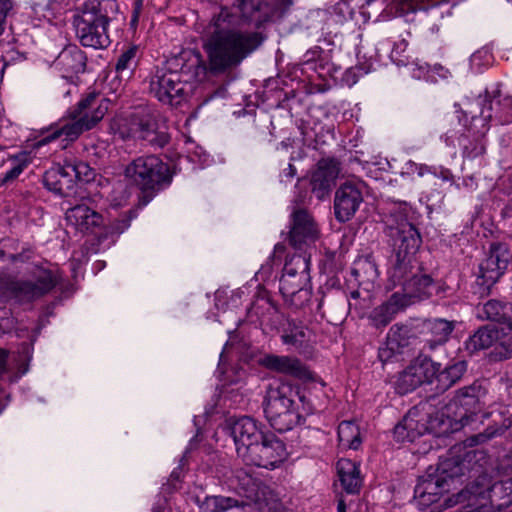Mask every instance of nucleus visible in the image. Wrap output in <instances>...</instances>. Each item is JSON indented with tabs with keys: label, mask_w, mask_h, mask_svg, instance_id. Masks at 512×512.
Listing matches in <instances>:
<instances>
[{
	"label": "nucleus",
	"mask_w": 512,
	"mask_h": 512,
	"mask_svg": "<svg viewBox=\"0 0 512 512\" xmlns=\"http://www.w3.org/2000/svg\"><path fill=\"white\" fill-rule=\"evenodd\" d=\"M292 3L293 0H235L231 7L221 6L205 29L203 49L208 63L195 56L196 73L224 75L237 68L265 40L262 32L242 28L249 25L259 29L280 19Z\"/></svg>",
	"instance_id": "obj_1"
},
{
	"label": "nucleus",
	"mask_w": 512,
	"mask_h": 512,
	"mask_svg": "<svg viewBox=\"0 0 512 512\" xmlns=\"http://www.w3.org/2000/svg\"><path fill=\"white\" fill-rule=\"evenodd\" d=\"M111 101L102 94L92 91L86 94L66 114L42 132L36 147L60 140L61 148H67L85 131L93 129L106 115Z\"/></svg>",
	"instance_id": "obj_2"
},
{
	"label": "nucleus",
	"mask_w": 512,
	"mask_h": 512,
	"mask_svg": "<svg viewBox=\"0 0 512 512\" xmlns=\"http://www.w3.org/2000/svg\"><path fill=\"white\" fill-rule=\"evenodd\" d=\"M305 399L298 388L289 383L275 381L269 384L263 408L270 426L283 433L304 422L305 416L313 413V407L306 404Z\"/></svg>",
	"instance_id": "obj_3"
},
{
	"label": "nucleus",
	"mask_w": 512,
	"mask_h": 512,
	"mask_svg": "<svg viewBox=\"0 0 512 512\" xmlns=\"http://www.w3.org/2000/svg\"><path fill=\"white\" fill-rule=\"evenodd\" d=\"M115 7V0H86L76 8L73 24L82 46L93 49H106L110 46L109 11Z\"/></svg>",
	"instance_id": "obj_4"
},
{
	"label": "nucleus",
	"mask_w": 512,
	"mask_h": 512,
	"mask_svg": "<svg viewBox=\"0 0 512 512\" xmlns=\"http://www.w3.org/2000/svg\"><path fill=\"white\" fill-rule=\"evenodd\" d=\"M62 282L63 274L57 268L38 269L34 280L0 274V303L14 301L19 305H31L52 292Z\"/></svg>",
	"instance_id": "obj_5"
},
{
	"label": "nucleus",
	"mask_w": 512,
	"mask_h": 512,
	"mask_svg": "<svg viewBox=\"0 0 512 512\" xmlns=\"http://www.w3.org/2000/svg\"><path fill=\"white\" fill-rule=\"evenodd\" d=\"M126 179L143 194V203H149L159 192L168 188L174 171L156 155H143L132 160L124 170Z\"/></svg>",
	"instance_id": "obj_6"
},
{
	"label": "nucleus",
	"mask_w": 512,
	"mask_h": 512,
	"mask_svg": "<svg viewBox=\"0 0 512 512\" xmlns=\"http://www.w3.org/2000/svg\"><path fill=\"white\" fill-rule=\"evenodd\" d=\"M466 469L465 461L455 457L441 459L435 469L430 467L419 477L414 488V497L421 509L437 503L444 493L449 492L454 481L465 475Z\"/></svg>",
	"instance_id": "obj_7"
},
{
	"label": "nucleus",
	"mask_w": 512,
	"mask_h": 512,
	"mask_svg": "<svg viewBox=\"0 0 512 512\" xmlns=\"http://www.w3.org/2000/svg\"><path fill=\"white\" fill-rule=\"evenodd\" d=\"M411 206L406 202L395 204L387 220V236L392 248L391 254L416 256L422 237L419 230L408 221Z\"/></svg>",
	"instance_id": "obj_8"
},
{
	"label": "nucleus",
	"mask_w": 512,
	"mask_h": 512,
	"mask_svg": "<svg viewBox=\"0 0 512 512\" xmlns=\"http://www.w3.org/2000/svg\"><path fill=\"white\" fill-rule=\"evenodd\" d=\"M198 55L201 56L200 53L193 54L192 57L188 59L190 65H182L181 72L163 69L157 70L150 79V93L163 104L179 106L186 99L187 81L181 80L182 73H188L191 68H194L193 76L195 78L201 79L208 75L215 76L208 71L205 74L201 73L198 75L196 73L198 67L194 62V57ZM201 60L205 64L208 63V59L206 61Z\"/></svg>",
	"instance_id": "obj_9"
},
{
	"label": "nucleus",
	"mask_w": 512,
	"mask_h": 512,
	"mask_svg": "<svg viewBox=\"0 0 512 512\" xmlns=\"http://www.w3.org/2000/svg\"><path fill=\"white\" fill-rule=\"evenodd\" d=\"M121 134L123 138L145 141L154 149L164 148L171 140L165 120L148 108L133 112L127 119V130Z\"/></svg>",
	"instance_id": "obj_10"
},
{
	"label": "nucleus",
	"mask_w": 512,
	"mask_h": 512,
	"mask_svg": "<svg viewBox=\"0 0 512 512\" xmlns=\"http://www.w3.org/2000/svg\"><path fill=\"white\" fill-rule=\"evenodd\" d=\"M512 254L506 243H491L487 257L479 265V274L472 286V292L483 298L490 294L491 288L506 271Z\"/></svg>",
	"instance_id": "obj_11"
},
{
	"label": "nucleus",
	"mask_w": 512,
	"mask_h": 512,
	"mask_svg": "<svg viewBox=\"0 0 512 512\" xmlns=\"http://www.w3.org/2000/svg\"><path fill=\"white\" fill-rule=\"evenodd\" d=\"M487 388L480 381L458 389L450 400L447 409H454V419L462 426L469 424L472 418L486 405Z\"/></svg>",
	"instance_id": "obj_12"
},
{
	"label": "nucleus",
	"mask_w": 512,
	"mask_h": 512,
	"mask_svg": "<svg viewBox=\"0 0 512 512\" xmlns=\"http://www.w3.org/2000/svg\"><path fill=\"white\" fill-rule=\"evenodd\" d=\"M470 500H487L493 509L512 505V477L491 484L487 474H481L466 487Z\"/></svg>",
	"instance_id": "obj_13"
},
{
	"label": "nucleus",
	"mask_w": 512,
	"mask_h": 512,
	"mask_svg": "<svg viewBox=\"0 0 512 512\" xmlns=\"http://www.w3.org/2000/svg\"><path fill=\"white\" fill-rule=\"evenodd\" d=\"M423 11L421 21L431 33H438L445 18L451 16V7L447 0H399L397 12L407 17L416 11Z\"/></svg>",
	"instance_id": "obj_14"
},
{
	"label": "nucleus",
	"mask_w": 512,
	"mask_h": 512,
	"mask_svg": "<svg viewBox=\"0 0 512 512\" xmlns=\"http://www.w3.org/2000/svg\"><path fill=\"white\" fill-rule=\"evenodd\" d=\"M226 429L235 443L237 455L243 460L257 442L263 439V425L249 416L230 418Z\"/></svg>",
	"instance_id": "obj_15"
},
{
	"label": "nucleus",
	"mask_w": 512,
	"mask_h": 512,
	"mask_svg": "<svg viewBox=\"0 0 512 512\" xmlns=\"http://www.w3.org/2000/svg\"><path fill=\"white\" fill-rule=\"evenodd\" d=\"M319 235L320 230L312 214L306 209H294L288 233L289 245L295 251L307 250L318 240Z\"/></svg>",
	"instance_id": "obj_16"
},
{
	"label": "nucleus",
	"mask_w": 512,
	"mask_h": 512,
	"mask_svg": "<svg viewBox=\"0 0 512 512\" xmlns=\"http://www.w3.org/2000/svg\"><path fill=\"white\" fill-rule=\"evenodd\" d=\"M286 456L285 444L273 433H265L263 439L257 442L248 455L243 459L247 465L273 469Z\"/></svg>",
	"instance_id": "obj_17"
},
{
	"label": "nucleus",
	"mask_w": 512,
	"mask_h": 512,
	"mask_svg": "<svg viewBox=\"0 0 512 512\" xmlns=\"http://www.w3.org/2000/svg\"><path fill=\"white\" fill-rule=\"evenodd\" d=\"M363 182L347 181L339 186L334 196V215L338 222L351 220L363 203Z\"/></svg>",
	"instance_id": "obj_18"
},
{
	"label": "nucleus",
	"mask_w": 512,
	"mask_h": 512,
	"mask_svg": "<svg viewBox=\"0 0 512 512\" xmlns=\"http://www.w3.org/2000/svg\"><path fill=\"white\" fill-rule=\"evenodd\" d=\"M480 116L473 117V125L495 121L498 124L505 125L512 122V96H501L499 90L493 91L492 95L486 91L483 99Z\"/></svg>",
	"instance_id": "obj_19"
},
{
	"label": "nucleus",
	"mask_w": 512,
	"mask_h": 512,
	"mask_svg": "<svg viewBox=\"0 0 512 512\" xmlns=\"http://www.w3.org/2000/svg\"><path fill=\"white\" fill-rule=\"evenodd\" d=\"M394 293L398 294L401 301L408 307L415 302L429 299L434 294H437L438 284L432 276L421 267L418 273H414L413 277L409 278L404 285L400 287V290Z\"/></svg>",
	"instance_id": "obj_20"
},
{
	"label": "nucleus",
	"mask_w": 512,
	"mask_h": 512,
	"mask_svg": "<svg viewBox=\"0 0 512 512\" xmlns=\"http://www.w3.org/2000/svg\"><path fill=\"white\" fill-rule=\"evenodd\" d=\"M339 161L335 158H323L310 179L311 192L318 200H324L331 193L340 168Z\"/></svg>",
	"instance_id": "obj_21"
},
{
	"label": "nucleus",
	"mask_w": 512,
	"mask_h": 512,
	"mask_svg": "<svg viewBox=\"0 0 512 512\" xmlns=\"http://www.w3.org/2000/svg\"><path fill=\"white\" fill-rule=\"evenodd\" d=\"M65 215L67 222L76 230L85 234H94L101 238L104 218L96 210L81 203L69 208Z\"/></svg>",
	"instance_id": "obj_22"
},
{
	"label": "nucleus",
	"mask_w": 512,
	"mask_h": 512,
	"mask_svg": "<svg viewBox=\"0 0 512 512\" xmlns=\"http://www.w3.org/2000/svg\"><path fill=\"white\" fill-rule=\"evenodd\" d=\"M432 429L433 427L427 421V415L414 407L394 427L393 437L397 442H413Z\"/></svg>",
	"instance_id": "obj_23"
},
{
	"label": "nucleus",
	"mask_w": 512,
	"mask_h": 512,
	"mask_svg": "<svg viewBox=\"0 0 512 512\" xmlns=\"http://www.w3.org/2000/svg\"><path fill=\"white\" fill-rule=\"evenodd\" d=\"M77 168L72 164L57 165L48 169L43 175V185L56 195L67 197L74 192Z\"/></svg>",
	"instance_id": "obj_24"
},
{
	"label": "nucleus",
	"mask_w": 512,
	"mask_h": 512,
	"mask_svg": "<svg viewBox=\"0 0 512 512\" xmlns=\"http://www.w3.org/2000/svg\"><path fill=\"white\" fill-rule=\"evenodd\" d=\"M421 267L416 256L390 254L387 264L388 288L401 287Z\"/></svg>",
	"instance_id": "obj_25"
},
{
	"label": "nucleus",
	"mask_w": 512,
	"mask_h": 512,
	"mask_svg": "<svg viewBox=\"0 0 512 512\" xmlns=\"http://www.w3.org/2000/svg\"><path fill=\"white\" fill-rule=\"evenodd\" d=\"M488 129L489 128L486 123L474 126L473 119L471 120L470 126L467 127L464 133H462L458 138V144L461 148L463 158L473 160L485 154V135Z\"/></svg>",
	"instance_id": "obj_26"
},
{
	"label": "nucleus",
	"mask_w": 512,
	"mask_h": 512,
	"mask_svg": "<svg viewBox=\"0 0 512 512\" xmlns=\"http://www.w3.org/2000/svg\"><path fill=\"white\" fill-rule=\"evenodd\" d=\"M476 316L483 321L497 322L512 330V303L491 299L476 307Z\"/></svg>",
	"instance_id": "obj_27"
},
{
	"label": "nucleus",
	"mask_w": 512,
	"mask_h": 512,
	"mask_svg": "<svg viewBox=\"0 0 512 512\" xmlns=\"http://www.w3.org/2000/svg\"><path fill=\"white\" fill-rule=\"evenodd\" d=\"M56 66L67 76L83 73L87 57L77 45L66 46L56 58Z\"/></svg>",
	"instance_id": "obj_28"
},
{
	"label": "nucleus",
	"mask_w": 512,
	"mask_h": 512,
	"mask_svg": "<svg viewBox=\"0 0 512 512\" xmlns=\"http://www.w3.org/2000/svg\"><path fill=\"white\" fill-rule=\"evenodd\" d=\"M280 337L283 344L300 349L308 346L312 332L302 321L287 319L282 325Z\"/></svg>",
	"instance_id": "obj_29"
},
{
	"label": "nucleus",
	"mask_w": 512,
	"mask_h": 512,
	"mask_svg": "<svg viewBox=\"0 0 512 512\" xmlns=\"http://www.w3.org/2000/svg\"><path fill=\"white\" fill-rule=\"evenodd\" d=\"M406 307L399 295L393 293L386 302L372 310L369 316L371 325L377 329L386 327Z\"/></svg>",
	"instance_id": "obj_30"
},
{
	"label": "nucleus",
	"mask_w": 512,
	"mask_h": 512,
	"mask_svg": "<svg viewBox=\"0 0 512 512\" xmlns=\"http://www.w3.org/2000/svg\"><path fill=\"white\" fill-rule=\"evenodd\" d=\"M263 365L278 373L304 378L307 375L305 365L297 358L291 356L267 355L263 361Z\"/></svg>",
	"instance_id": "obj_31"
},
{
	"label": "nucleus",
	"mask_w": 512,
	"mask_h": 512,
	"mask_svg": "<svg viewBox=\"0 0 512 512\" xmlns=\"http://www.w3.org/2000/svg\"><path fill=\"white\" fill-rule=\"evenodd\" d=\"M336 468L343 490L348 494L358 493L362 486L359 465L350 459L342 458L338 460Z\"/></svg>",
	"instance_id": "obj_32"
},
{
	"label": "nucleus",
	"mask_w": 512,
	"mask_h": 512,
	"mask_svg": "<svg viewBox=\"0 0 512 512\" xmlns=\"http://www.w3.org/2000/svg\"><path fill=\"white\" fill-rule=\"evenodd\" d=\"M350 274L357 282L358 286L364 287L366 290H368L379 277L377 265L371 255L359 256L354 261Z\"/></svg>",
	"instance_id": "obj_33"
},
{
	"label": "nucleus",
	"mask_w": 512,
	"mask_h": 512,
	"mask_svg": "<svg viewBox=\"0 0 512 512\" xmlns=\"http://www.w3.org/2000/svg\"><path fill=\"white\" fill-rule=\"evenodd\" d=\"M430 338L426 340L425 347L429 350H435L438 346L444 345L450 338L455 328L454 321H448L442 318L429 320L426 323Z\"/></svg>",
	"instance_id": "obj_34"
},
{
	"label": "nucleus",
	"mask_w": 512,
	"mask_h": 512,
	"mask_svg": "<svg viewBox=\"0 0 512 512\" xmlns=\"http://www.w3.org/2000/svg\"><path fill=\"white\" fill-rule=\"evenodd\" d=\"M231 486L242 497L249 500L258 499L260 480L245 469H237L234 472L231 478Z\"/></svg>",
	"instance_id": "obj_35"
},
{
	"label": "nucleus",
	"mask_w": 512,
	"mask_h": 512,
	"mask_svg": "<svg viewBox=\"0 0 512 512\" xmlns=\"http://www.w3.org/2000/svg\"><path fill=\"white\" fill-rule=\"evenodd\" d=\"M12 167L0 175V185L4 191L12 185L23 171L32 163L30 152L22 151L10 157Z\"/></svg>",
	"instance_id": "obj_36"
},
{
	"label": "nucleus",
	"mask_w": 512,
	"mask_h": 512,
	"mask_svg": "<svg viewBox=\"0 0 512 512\" xmlns=\"http://www.w3.org/2000/svg\"><path fill=\"white\" fill-rule=\"evenodd\" d=\"M499 338V331L491 326L480 327L465 342L466 349L470 352L488 349L494 345Z\"/></svg>",
	"instance_id": "obj_37"
},
{
	"label": "nucleus",
	"mask_w": 512,
	"mask_h": 512,
	"mask_svg": "<svg viewBox=\"0 0 512 512\" xmlns=\"http://www.w3.org/2000/svg\"><path fill=\"white\" fill-rule=\"evenodd\" d=\"M410 366L415 372L417 379L421 380V385L432 383L435 380L437 372L441 368L440 363H437L430 357L422 354L412 360Z\"/></svg>",
	"instance_id": "obj_38"
},
{
	"label": "nucleus",
	"mask_w": 512,
	"mask_h": 512,
	"mask_svg": "<svg viewBox=\"0 0 512 512\" xmlns=\"http://www.w3.org/2000/svg\"><path fill=\"white\" fill-rule=\"evenodd\" d=\"M19 245L20 241L16 238L5 237L0 239V248L3 250V255L11 264L25 263L32 257L33 251L28 245L23 246L21 251L17 252Z\"/></svg>",
	"instance_id": "obj_39"
},
{
	"label": "nucleus",
	"mask_w": 512,
	"mask_h": 512,
	"mask_svg": "<svg viewBox=\"0 0 512 512\" xmlns=\"http://www.w3.org/2000/svg\"><path fill=\"white\" fill-rule=\"evenodd\" d=\"M466 369L467 365L464 361H457L448 365L442 371L439 369L435 376L436 388L443 392L446 391L463 376Z\"/></svg>",
	"instance_id": "obj_40"
},
{
	"label": "nucleus",
	"mask_w": 512,
	"mask_h": 512,
	"mask_svg": "<svg viewBox=\"0 0 512 512\" xmlns=\"http://www.w3.org/2000/svg\"><path fill=\"white\" fill-rule=\"evenodd\" d=\"M339 443L353 450H357L361 444V434L359 426L353 421H343L338 426Z\"/></svg>",
	"instance_id": "obj_41"
},
{
	"label": "nucleus",
	"mask_w": 512,
	"mask_h": 512,
	"mask_svg": "<svg viewBox=\"0 0 512 512\" xmlns=\"http://www.w3.org/2000/svg\"><path fill=\"white\" fill-rule=\"evenodd\" d=\"M138 62V47L129 46L117 59L115 70L120 78H130Z\"/></svg>",
	"instance_id": "obj_42"
},
{
	"label": "nucleus",
	"mask_w": 512,
	"mask_h": 512,
	"mask_svg": "<svg viewBox=\"0 0 512 512\" xmlns=\"http://www.w3.org/2000/svg\"><path fill=\"white\" fill-rule=\"evenodd\" d=\"M309 282L310 274L300 275L299 273L283 272L279 280V291L282 296L285 294H293L296 290L308 286Z\"/></svg>",
	"instance_id": "obj_43"
},
{
	"label": "nucleus",
	"mask_w": 512,
	"mask_h": 512,
	"mask_svg": "<svg viewBox=\"0 0 512 512\" xmlns=\"http://www.w3.org/2000/svg\"><path fill=\"white\" fill-rule=\"evenodd\" d=\"M283 272L294 274H310V255L306 250L296 251L292 255H288L283 267Z\"/></svg>",
	"instance_id": "obj_44"
},
{
	"label": "nucleus",
	"mask_w": 512,
	"mask_h": 512,
	"mask_svg": "<svg viewBox=\"0 0 512 512\" xmlns=\"http://www.w3.org/2000/svg\"><path fill=\"white\" fill-rule=\"evenodd\" d=\"M419 386H421V380L417 379L415 372L412 370L410 364L398 374L394 383L395 391L399 395L408 394Z\"/></svg>",
	"instance_id": "obj_45"
},
{
	"label": "nucleus",
	"mask_w": 512,
	"mask_h": 512,
	"mask_svg": "<svg viewBox=\"0 0 512 512\" xmlns=\"http://www.w3.org/2000/svg\"><path fill=\"white\" fill-rule=\"evenodd\" d=\"M244 506V502L238 499L226 496L207 497L204 503V509L209 512H225L231 508Z\"/></svg>",
	"instance_id": "obj_46"
},
{
	"label": "nucleus",
	"mask_w": 512,
	"mask_h": 512,
	"mask_svg": "<svg viewBox=\"0 0 512 512\" xmlns=\"http://www.w3.org/2000/svg\"><path fill=\"white\" fill-rule=\"evenodd\" d=\"M510 358H512V334H499L490 352V359L504 361Z\"/></svg>",
	"instance_id": "obj_47"
},
{
	"label": "nucleus",
	"mask_w": 512,
	"mask_h": 512,
	"mask_svg": "<svg viewBox=\"0 0 512 512\" xmlns=\"http://www.w3.org/2000/svg\"><path fill=\"white\" fill-rule=\"evenodd\" d=\"M410 332L408 326L396 323L389 329L386 339L402 351L410 344Z\"/></svg>",
	"instance_id": "obj_48"
},
{
	"label": "nucleus",
	"mask_w": 512,
	"mask_h": 512,
	"mask_svg": "<svg viewBox=\"0 0 512 512\" xmlns=\"http://www.w3.org/2000/svg\"><path fill=\"white\" fill-rule=\"evenodd\" d=\"M506 430L504 426H488L483 432L467 437L465 446L474 447L483 444L496 436L502 435Z\"/></svg>",
	"instance_id": "obj_49"
},
{
	"label": "nucleus",
	"mask_w": 512,
	"mask_h": 512,
	"mask_svg": "<svg viewBox=\"0 0 512 512\" xmlns=\"http://www.w3.org/2000/svg\"><path fill=\"white\" fill-rule=\"evenodd\" d=\"M283 298L295 309H301L310 301L311 289L308 286H304L296 290L293 294L283 295Z\"/></svg>",
	"instance_id": "obj_50"
},
{
	"label": "nucleus",
	"mask_w": 512,
	"mask_h": 512,
	"mask_svg": "<svg viewBox=\"0 0 512 512\" xmlns=\"http://www.w3.org/2000/svg\"><path fill=\"white\" fill-rule=\"evenodd\" d=\"M131 219L130 215H123L121 218L115 219L111 222L109 226H103L101 238H108L109 236L122 234L130 227Z\"/></svg>",
	"instance_id": "obj_51"
},
{
	"label": "nucleus",
	"mask_w": 512,
	"mask_h": 512,
	"mask_svg": "<svg viewBox=\"0 0 512 512\" xmlns=\"http://www.w3.org/2000/svg\"><path fill=\"white\" fill-rule=\"evenodd\" d=\"M408 47V42L405 39H402L396 43L392 48L390 53V58L393 63L397 66H407L410 63V57L406 54V50Z\"/></svg>",
	"instance_id": "obj_52"
},
{
	"label": "nucleus",
	"mask_w": 512,
	"mask_h": 512,
	"mask_svg": "<svg viewBox=\"0 0 512 512\" xmlns=\"http://www.w3.org/2000/svg\"><path fill=\"white\" fill-rule=\"evenodd\" d=\"M401 353L402 351L396 348L395 345L389 343V341L386 339V341L378 349V358L382 363H387L392 361L397 355Z\"/></svg>",
	"instance_id": "obj_53"
},
{
	"label": "nucleus",
	"mask_w": 512,
	"mask_h": 512,
	"mask_svg": "<svg viewBox=\"0 0 512 512\" xmlns=\"http://www.w3.org/2000/svg\"><path fill=\"white\" fill-rule=\"evenodd\" d=\"M85 147L89 155L101 158L105 154L107 144L104 141H98L94 138H90L86 140Z\"/></svg>",
	"instance_id": "obj_54"
},
{
	"label": "nucleus",
	"mask_w": 512,
	"mask_h": 512,
	"mask_svg": "<svg viewBox=\"0 0 512 512\" xmlns=\"http://www.w3.org/2000/svg\"><path fill=\"white\" fill-rule=\"evenodd\" d=\"M429 174L441 179L445 182H450L451 184H455L454 175L452 171L443 166H433V169H427Z\"/></svg>",
	"instance_id": "obj_55"
},
{
	"label": "nucleus",
	"mask_w": 512,
	"mask_h": 512,
	"mask_svg": "<svg viewBox=\"0 0 512 512\" xmlns=\"http://www.w3.org/2000/svg\"><path fill=\"white\" fill-rule=\"evenodd\" d=\"M72 167L77 168V177L76 180H82L84 182H89L94 177L93 170L89 167L88 164L84 162H79L76 164H72Z\"/></svg>",
	"instance_id": "obj_56"
},
{
	"label": "nucleus",
	"mask_w": 512,
	"mask_h": 512,
	"mask_svg": "<svg viewBox=\"0 0 512 512\" xmlns=\"http://www.w3.org/2000/svg\"><path fill=\"white\" fill-rule=\"evenodd\" d=\"M323 53V49L319 46H315L304 54V61L307 65L311 64L312 62L316 61L321 54Z\"/></svg>",
	"instance_id": "obj_57"
},
{
	"label": "nucleus",
	"mask_w": 512,
	"mask_h": 512,
	"mask_svg": "<svg viewBox=\"0 0 512 512\" xmlns=\"http://www.w3.org/2000/svg\"><path fill=\"white\" fill-rule=\"evenodd\" d=\"M297 170L293 164H288V167L285 168L280 174V181L283 183L291 182V180L296 176Z\"/></svg>",
	"instance_id": "obj_58"
},
{
	"label": "nucleus",
	"mask_w": 512,
	"mask_h": 512,
	"mask_svg": "<svg viewBox=\"0 0 512 512\" xmlns=\"http://www.w3.org/2000/svg\"><path fill=\"white\" fill-rule=\"evenodd\" d=\"M454 185L456 186L457 189H460L461 186H463L464 188L470 191L475 190L478 186L475 177L472 175L464 177L461 184L455 183Z\"/></svg>",
	"instance_id": "obj_59"
},
{
	"label": "nucleus",
	"mask_w": 512,
	"mask_h": 512,
	"mask_svg": "<svg viewBox=\"0 0 512 512\" xmlns=\"http://www.w3.org/2000/svg\"><path fill=\"white\" fill-rule=\"evenodd\" d=\"M12 8L11 0H0V24H2Z\"/></svg>",
	"instance_id": "obj_60"
},
{
	"label": "nucleus",
	"mask_w": 512,
	"mask_h": 512,
	"mask_svg": "<svg viewBox=\"0 0 512 512\" xmlns=\"http://www.w3.org/2000/svg\"><path fill=\"white\" fill-rule=\"evenodd\" d=\"M427 169H433V166H427V165H420L418 167V175L419 176H424L425 174H429L427 172Z\"/></svg>",
	"instance_id": "obj_61"
},
{
	"label": "nucleus",
	"mask_w": 512,
	"mask_h": 512,
	"mask_svg": "<svg viewBox=\"0 0 512 512\" xmlns=\"http://www.w3.org/2000/svg\"><path fill=\"white\" fill-rule=\"evenodd\" d=\"M284 252H285V246L283 244L278 243L275 245L273 255L283 254Z\"/></svg>",
	"instance_id": "obj_62"
},
{
	"label": "nucleus",
	"mask_w": 512,
	"mask_h": 512,
	"mask_svg": "<svg viewBox=\"0 0 512 512\" xmlns=\"http://www.w3.org/2000/svg\"><path fill=\"white\" fill-rule=\"evenodd\" d=\"M337 512H346V504H345L344 500L338 501Z\"/></svg>",
	"instance_id": "obj_63"
},
{
	"label": "nucleus",
	"mask_w": 512,
	"mask_h": 512,
	"mask_svg": "<svg viewBox=\"0 0 512 512\" xmlns=\"http://www.w3.org/2000/svg\"><path fill=\"white\" fill-rule=\"evenodd\" d=\"M5 369V355L2 351H0V374L4 371Z\"/></svg>",
	"instance_id": "obj_64"
}]
</instances>
